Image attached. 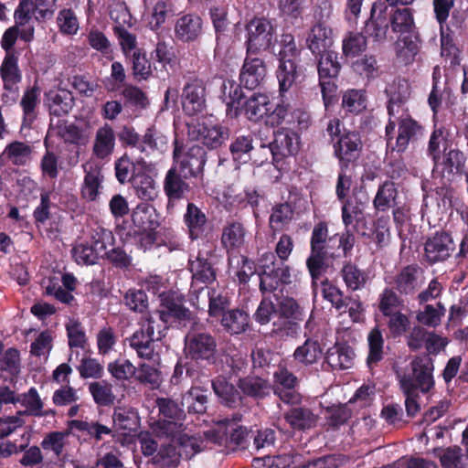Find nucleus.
<instances>
[{"mask_svg": "<svg viewBox=\"0 0 468 468\" xmlns=\"http://www.w3.org/2000/svg\"><path fill=\"white\" fill-rule=\"evenodd\" d=\"M223 330L230 335H237L250 328V315L239 308H231L218 320Z\"/></svg>", "mask_w": 468, "mask_h": 468, "instance_id": "obj_38", "label": "nucleus"}, {"mask_svg": "<svg viewBox=\"0 0 468 468\" xmlns=\"http://www.w3.org/2000/svg\"><path fill=\"white\" fill-rule=\"evenodd\" d=\"M185 179L184 173L177 169L176 165H172L165 174L163 188L167 197V207H173L176 202L186 197V194L190 191V185Z\"/></svg>", "mask_w": 468, "mask_h": 468, "instance_id": "obj_23", "label": "nucleus"}, {"mask_svg": "<svg viewBox=\"0 0 468 468\" xmlns=\"http://www.w3.org/2000/svg\"><path fill=\"white\" fill-rule=\"evenodd\" d=\"M399 191L395 183L386 180L378 187L377 193L373 199V207L377 212H387L390 208L397 206V198Z\"/></svg>", "mask_w": 468, "mask_h": 468, "instance_id": "obj_49", "label": "nucleus"}, {"mask_svg": "<svg viewBox=\"0 0 468 468\" xmlns=\"http://www.w3.org/2000/svg\"><path fill=\"white\" fill-rule=\"evenodd\" d=\"M174 159L177 169L184 173L185 179L203 178L204 166L207 162V152L203 146L195 144L182 154H177L176 150L174 151Z\"/></svg>", "mask_w": 468, "mask_h": 468, "instance_id": "obj_15", "label": "nucleus"}, {"mask_svg": "<svg viewBox=\"0 0 468 468\" xmlns=\"http://www.w3.org/2000/svg\"><path fill=\"white\" fill-rule=\"evenodd\" d=\"M116 136L122 147L135 149L145 156L162 150L165 144L164 137L153 126L148 127L141 135L133 125L125 124L117 132Z\"/></svg>", "mask_w": 468, "mask_h": 468, "instance_id": "obj_10", "label": "nucleus"}, {"mask_svg": "<svg viewBox=\"0 0 468 468\" xmlns=\"http://www.w3.org/2000/svg\"><path fill=\"white\" fill-rule=\"evenodd\" d=\"M188 270L192 274V283L200 282L207 285L217 279L216 269L209 261L207 252L198 251L194 259L191 256L188 260Z\"/></svg>", "mask_w": 468, "mask_h": 468, "instance_id": "obj_32", "label": "nucleus"}, {"mask_svg": "<svg viewBox=\"0 0 468 468\" xmlns=\"http://www.w3.org/2000/svg\"><path fill=\"white\" fill-rule=\"evenodd\" d=\"M260 278V291L261 293L274 292L282 285L292 283L291 267L280 261L277 267H271L263 272H258Z\"/></svg>", "mask_w": 468, "mask_h": 468, "instance_id": "obj_26", "label": "nucleus"}, {"mask_svg": "<svg viewBox=\"0 0 468 468\" xmlns=\"http://www.w3.org/2000/svg\"><path fill=\"white\" fill-rule=\"evenodd\" d=\"M168 438L171 439V437ZM180 459L176 444L169 440V442L161 444L152 461L154 464L162 468H175L178 466Z\"/></svg>", "mask_w": 468, "mask_h": 468, "instance_id": "obj_60", "label": "nucleus"}, {"mask_svg": "<svg viewBox=\"0 0 468 468\" xmlns=\"http://www.w3.org/2000/svg\"><path fill=\"white\" fill-rule=\"evenodd\" d=\"M271 100L264 93H253L244 101L242 113L253 122H258L267 116L270 112Z\"/></svg>", "mask_w": 468, "mask_h": 468, "instance_id": "obj_41", "label": "nucleus"}, {"mask_svg": "<svg viewBox=\"0 0 468 468\" xmlns=\"http://www.w3.org/2000/svg\"><path fill=\"white\" fill-rule=\"evenodd\" d=\"M367 97L364 90L348 89L342 95L341 107L345 115H358L367 109Z\"/></svg>", "mask_w": 468, "mask_h": 468, "instance_id": "obj_52", "label": "nucleus"}, {"mask_svg": "<svg viewBox=\"0 0 468 468\" xmlns=\"http://www.w3.org/2000/svg\"><path fill=\"white\" fill-rule=\"evenodd\" d=\"M160 320L176 328L186 327L197 323V315L185 305L186 296L176 291L164 292L159 295Z\"/></svg>", "mask_w": 468, "mask_h": 468, "instance_id": "obj_8", "label": "nucleus"}, {"mask_svg": "<svg viewBox=\"0 0 468 468\" xmlns=\"http://www.w3.org/2000/svg\"><path fill=\"white\" fill-rule=\"evenodd\" d=\"M207 288L208 298L207 314L210 318L217 321L231 309V298L225 291L218 290L215 287Z\"/></svg>", "mask_w": 468, "mask_h": 468, "instance_id": "obj_51", "label": "nucleus"}, {"mask_svg": "<svg viewBox=\"0 0 468 468\" xmlns=\"http://www.w3.org/2000/svg\"><path fill=\"white\" fill-rule=\"evenodd\" d=\"M321 89L323 104L325 112H329L338 102L336 83L342 66L337 52H329L315 58Z\"/></svg>", "mask_w": 468, "mask_h": 468, "instance_id": "obj_7", "label": "nucleus"}, {"mask_svg": "<svg viewBox=\"0 0 468 468\" xmlns=\"http://www.w3.org/2000/svg\"><path fill=\"white\" fill-rule=\"evenodd\" d=\"M306 42L308 48L315 58L329 52H335L331 49L334 44L333 31L321 21L313 26Z\"/></svg>", "mask_w": 468, "mask_h": 468, "instance_id": "obj_28", "label": "nucleus"}, {"mask_svg": "<svg viewBox=\"0 0 468 468\" xmlns=\"http://www.w3.org/2000/svg\"><path fill=\"white\" fill-rule=\"evenodd\" d=\"M203 30L202 18L196 14H186L179 17L175 25V37L184 43L197 40Z\"/></svg>", "mask_w": 468, "mask_h": 468, "instance_id": "obj_33", "label": "nucleus"}, {"mask_svg": "<svg viewBox=\"0 0 468 468\" xmlns=\"http://www.w3.org/2000/svg\"><path fill=\"white\" fill-rule=\"evenodd\" d=\"M267 372H254L238 380L237 386L242 393L250 398L262 399L269 395L271 383Z\"/></svg>", "mask_w": 468, "mask_h": 468, "instance_id": "obj_30", "label": "nucleus"}, {"mask_svg": "<svg viewBox=\"0 0 468 468\" xmlns=\"http://www.w3.org/2000/svg\"><path fill=\"white\" fill-rule=\"evenodd\" d=\"M160 215L149 203H140L133 210L132 220L139 230H154L160 226Z\"/></svg>", "mask_w": 468, "mask_h": 468, "instance_id": "obj_43", "label": "nucleus"}, {"mask_svg": "<svg viewBox=\"0 0 468 468\" xmlns=\"http://www.w3.org/2000/svg\"><path fill=\"white\" fill-rule=\"evenodd\" d=\"M115 133L110 124L105 123L99 128L92 146L93 155L101 160L112 155L115 147Z\"/></svg>", "mask_w": 468, "mask_h": 468, "instance_id": "obj_44", "label": "nucleus"}, {"mask_svg": "<svg viewBox=\"0 0 468 468\" xmlns=\"http://www.w3.org/2000/svg\"><path fill=\"white\" fill-rule=\"evenodd\" d=\"M426 154L434 166L441 165L448 174L462 175L464 172L466 156L463 151L452 147L450 133L444 126L434 127L429 138Z\"/></svg>", "mask_w": 468, "mask_h": 468, "instance_id": "obj_3", "label": "nucleus"}, {"mask_svg": "<svg viewBox=\"0 0 468 468\" xmlns=\"http://www.w3.org/2000/svg\"><path fill=\"white\" fill-rule=\"evenodd\" d=\"M156 406L159 410V415L165 419L161 423L162 431L163 425L168 421H173L182 426V423H179V421L183 420L186 417L183 405L170 398H157Z\"/></svg>", "mask_w": 468, "mask_h": 468, "instance_id": "obj_57", "label": "nucleus"}, {"mask_svg": "<svg viewBox=\"0 0 468 468\" xmlns=\"http://www.w3.org/2000/svg\"><path fill=\"white\" fill-rule=\"evenodd\" d=\"M147 167H141L131 185L135 190L136 195L143 200H154L156 196L155 182L154 178L146 172Z\"/></svg>", "mask_w": 468, "mask_h": 468, "instance_id": "obj_55", "label": "nucleus"}, {"mask_svg": "<svg viewBox=\"0 0 468 468\" xmlns=\"http://www.w3.org/2000/svg\"><path fill=\"white\" fill-rule=\"evenodd\" d=\"M40 90L37 86L27 88L21 98L20 106L23 111V123L30 125L37 119V108L40 102Z\"/></svg>", "mask_w": 468, "mask_h": 468, "instance_id": "obj_56", "label": "nucleus"}, {"mask_svg": "<svg viewBox=\"0 0 468 468\" xmlns=\"http://www.w3.org/2000/svg\"><path fill=\"white\" fill-rule=\"evenodd\" d=\"M299 144V134L289 127H282L274 132L273 141L261 143V147L269 148L274 166L283 170L286 169V159L297 154Z\"/></svg>", "mask_w": 468, "mask_h": 468, "instance_id": "obj_11", "label": "nucleus"}, {"mask_svg": "<svg viewBox=\"0 0 468 468\" xmlns=\"http://www.w3.org/2000/svg\"><path fill=\"white\" fill-rule=\"evenodd\" d=\"M294 214L292 206L288 202L278 203L271 208V212L269 218L270 228L273 231L282 230L286 225H288Z\"/></svg>", "mask_w": 468, "mask_h": 468, "instance_id": "obj_63", "label": "nucleus"}, {"mask_svg": "<svg viewBox=\"0 0 468 468\" xmlns=\"http://www.w3.org/2000/svg\"><path fill=\"white\" fill-rule=\"evenodd\" d=\"M115 241L113 233L102 227L93 230L90 240L77 243L72 248V257L78 265L90 266L96 264L101 252L106 250L107 245Z\"/></svg>", "mask_w": 468, "mask_h": 468, "instance_id": "obj_9", "label": "nucleus"}, {"mask_svg": "<svg viewBox=\"0 0 468 468\" xmlns=\"http://www.w3.org/2000/svg\"><path fill=\"white\" fill-rule=\"evenodd\" d=\"M425 136V127L411 116L400 118L398 122V134L391 152L401 154L405 153L410 144L414 145Z\"/></svg>", "mask_w": 468, "mask_h": 468, "instance_id": "obj_17", "label": "nucleus"}, {"mask_svg": "<svg viewBox=\"0 0 468 468\" xmlns=\"http://www.w3.org/2000/svg\"><path fill=\"white\" fill-rule=\"evenodd\" d=\"M163 432L167 437H171V441L176 444L181 458L189 460L201 452L198 440L194 436L184 433L181 431V425L173 421L165 422L163 425Z\"/></svg>", "mask_w": 468, "mask_h": 468, "instance_id": "obj_21", "label": "nucleus"}, {"mask_svg": "<svg viewBox=\"0 0 468 468\" xmlns=\"http://www.w3.org/2000/svg\"><path fill=\"white\" fill-rule=\"evenodd\" d=\"M242 84L233 80H224L221 85L223 101L227 106V116L238 118L242 113L245 94Z\"/></svg>", "mask_w": 468, "mask_h": 468, "instance_id": "obj_29", "label": "nucleus"}, {"mask_svg": "<svg viewBox=\"0 0 468 468\" xmlns=\"http://www.w3.org/2000/svg\"><path fill=\"white\" fill-rule=\"evenodd\" d=\"M141 167H147V163L143 158L133 161L127 154H124L114 162L117 181L122 185L131 183Z\"/></svg>", "mask_w": 468, "mask_h": 468, "instance_id": "obj_47", "label": "nucleus"}, {"mask_svg": "<svg viewBox=\"0 0 468 468\" xmlns=\"http://www.w3.org/2000/svg\"><path fill=\"white\" fill-rule=\"evenodd\" d=\"M302 70L298 65V59H279L276 71L281 95L288 91L301 76Z\"/></svg>", "mask_w": 468, "mask_h": 468, "instance_id": "obj_45", "label": "nucleus"}, {"mask_svg": "<svg viewBox=\"0 0 468 468\" xmlns=\"http://www.w3.org/2000/svg\"><path fill=\"white\" fill-rule=\"evenodd\" d=\"M340 274L346 288L353 292L363 289L367 282V275L365 271L359 269L351 261L343 264Z\"/></svg>", "mask_w": 468, "mask_h": 468, "instance_id": "obj_53", "label": "nucleus"}, {"mask_svg": "<svg viewBox=\"0 0 468 468\" xmlns=\"http://www.w3.org/2000/svg\"><path fill=\"white\" fill-rule=\"evenodd\" d=\"M283 418L293 431H298L310 430L317 422V416L313 410L301 405L300 402L291 404V407L284 411Z\"/></svg>", "mask_w": 468, "mask_h": 468, "instance_id": "obj_31", "label": "nucleus"}, {"mask_svg": "<svg viewBox=\"0 0 468 468\" xmlns=\"http://www.w3.org/2000/svg\"><path fill=\"white\" fill-rule=\"evenodd\" d=\"M387 11L388 6L383 4L374 3L372 5L370 16L364 26V34L367 37L378 43L386 40L389 27Z\"/></svg>", "mask_w": 468, "mask_h": 468, "instance_id": "obj_24", "label": "nucleus"}, {"mask_svg": "<svg viewBox=\"0 0 468 468\" xmlns=\"http://www.w3.org/2000/svg\"><path fill=\"white\" fill-rule=\"evenodd\" d=\"M246 229L241 222H228L223 228L221 243L228 253L239 250L245 243Z\"/></svg>", "mask_w": 468, "mask_h": 468, "instance_id": "obj_48", "label": "nucleus"}, {"mask_svg": "<svg viewBox=\"0 0 468 468\" xmlns=\"http://www.w3.org/2000/svg\"><path fill=\"white\" fill-rule=\"evenodd\" d=\"M462 443L465 448L466 457L463 449L458 445L446 448L437 447L433 449V454L439 459L441 468H467L468 467V425L462 434Z\"/></svg>", "mask_w": 468, "mask_h": 468, "instance_id": "obj_25", "label": "nucleus"}, {"mask_svg": "<svg viewBox=\"0 0 468 468\" xmlns=\"http://www.w3.org/2000/svg\"><path fill=\"white\" fill-rule=\"evenodd\" d=\"M270 112L267 113L265 122L271 127L279 126L280 124L286 122L290 123L294 118L298 120V126L300 129L307 127L308 116L301 112H291V107L289 104L284 102H279L273 104L271 101Z\"/></svg>", "mask_w": 468, "mask_h": 468, "instance_id": "obj_34", "label": "nucleus"}, {"mask_svg": "<svg viewBox=\"0 0 468 468\" xmlns=\"http://www.w3.org/2000/svg\"><path fill=\"white\" fill-rule=\"evenodd\" d=\"M356 353L347 343H336L330 347L324 356L323 367L325 370H345L354 365Z\"/></svg>", "mask_w": 468, "mask_h": 468, "instance_id": "obj_27", "label": "nucleus"}, {"mask_svg": "<svg viewBox=\"0 0 468 468\" xmlns=\"http://www.w3.org/2000/svg\"><path fill=\"white\" fill-rule=\"evenodd\" d=\"M132 63L133 78L139 81L148 80L152 77H160L154 62L148 58L146 52L142 48L134 50L129 57Z\"/></svg>", "mask_w": 468, "mask_h": 468, "instance_id": "obj_42", "label": "nucleus"}, {"mask_svg": "<svg viewBox=\"0 0 468 468\" xmlns=\"http://www.w3.org/2000/svg\"><path fill=\"white\" fill-rule=\"evenodd\" d=\"M266 75L265 61L247 53L239 75V81L242 86L247 90H253L264 82Z\"/></svg>", "mask_w": 468, "mask_h": 468, "instance_id": "obj_22", "label": "nucleus"}, {"mask_svg": "<svg viewBox=\"0 0 468 468\" xmlns=\"http://www.w3.org/2000/svg\"><path fill=\"white\" fill-rule=\"evenodd\" d=\"M211 387L218 398L219 402L229 408H237L242 402L239 389L223 377H217L211 380Z\"/></svg>", "mask_w": 468, "mask_h": 468, "instance_id": "obj_37", "label": "nucleus"}, {"mask_svg": "<svg viewBox=\"0 0 468 468\" xmlns=\"http://www.w3.org/2000/svg\"><path fill=\"white\" fill-rule=\"evenodd\" d=\"M343 125L342 121L334 117L329 120L326 133L333 147V155L338 161V165L356 167L363 151V142L358 131L349 130Z\"/></svg>", "mask_w": 468, "mask_h": 468, "instance_id": "obj_4", "label": "nucleus"}, {"mask_svg": "<svg viewBox=\"0 0 468 468\" xmlns=\"http://www.w3.org/2000/svg\"><path fill=\"white\" fill-rule=\"evenodd\" d=\"M122 16H123L122 20L120 21V17H114L113 13H111V17L114 19L118 25H115L112 28L115 37L119 40V44L121 46V49L125 56L126 58L131 57V54L136 50V37L133 34L130 33L127 29H125L122 23H126L130 19V14L126 7H122L121 10Z\"/></svg>", "mask_w": 468, "mask_h": 468, "instance_id": "obj_46", "label": "nucleus"}, {"mask_svg": "<svg viewBox=\"0 0 468 468\" xmlns=\"http://www.w3.org/2000/svg\"><path fill=\"white\" fill-rule=\"evenodd\" d=\"M207 390L192 387L184 396L182 405L186 404L189 413L203 414L207 409Z\"/></svg>", "mask_w": 468, "mask_h": 468, "instance_id": "obj_61", "label": "nucleus"}, {"mask_svg": "<svg viewBox=\"0 0 468 468\" xmlns=\"http://www.w3.org/2000/svg\"><path fill=\"white\" fill-rule=\"evenodd\" d=\"M185 352L186 357L195 363L186 368V375L193 379H198L199 365L212 366L217 362V338L209 332L192 328L185 336Z\"/></svg>", "mask_w": 468, "mask_h": 468, "instance_id": "obj_5", "label": "nucleus"}, {"mask_svg": "<svg viewBox=\"0 0 468 468\" xmlns=\"http://www.w3.org/2000/svg\"><path fill=\"white\" fill-rule=\"evenodd\" d=\"M116 233L123 243L132 242L144 251L157 248L154 230H136L131 227L127 229L124 225L116 227Z\"/></svg>", "mask_w": 468, "mask_h": 468, "instance_id": "obj_36", "label": "nucleus"}, {"mask_svg": "<svg viewBox=\"0 0 468 468\" xmlns=\"http://www.w3.org/2000/svg\"><path fill=\"white\" fill-rule=\"evenodd\" d=\"M338 234L329 235L328 223L319 221L312 230L310 237V254L305 261L307 271L310 274L312 284L315 285L324 277L328 270L327 260H335L338 257L335 250V238Z\"/></svg>", "mask_w": 468, "mask_h": 468, "instance_id": "obj_2", "label": "nucleus"}, {"mask_svg": "<svg viewBox=\"0 0 468 468\" xmlns=\"http://www.w3.org/2000/svg\"><path fill=\"white\" fill-rule=\"evenodd\" d=\"M183 223L190 240L205 239L210 230L207 213L194 202H187L183 215Z\"/></svg>", "mask_w": 468, "mask_h": 468, "instance_id": "obj_19", "label": "nucleus"}, {"mask_svg": "<svg viewBox=\"0 0 468 468\" xmlns=\"http://www.w3.org/2000/svg\"><path fill=\"white\" fill-rule=\"evenodd\" d=\"M410 371L396 372L399 388L410 393L420 390L422 394L431 392L435 387L433 372L434 359L429 355H417L409 364Z\"/></svg>", "mask_w": 468, "mask_h": 468, "instance_id": "obj_6", "label": "nucleus"}, {"mask_svg": "<svg viewBox=\"0 0 468 468\" xmlns=\"http://www.w3.org/2000/svg\"><path fill=\"white\" fill-rule=\"evenodd\" d=\"M455 0H433V10L435 18L440 25L441 45H448L452 38L450 37V28L447 25V19L450 11L454 5Z\"/></svg>", "mask_w": 468, "mask_h": 468, "instance_id": "obj_58", "label": "nucleus"}, {"mask_svg": "<svg viewBox=\"0 0 468 468\" xmlns=\"http://www.w3.org/2000/svg\"><path fill=\"white\" fill-rule=\"evenodd\" d=\"M385 92L388 97L387 103L388 114L390 117H394L409 98L410 92L408 87L400 83L398 85L393 84L386 89Z\"/></svg>", "mask_w": 468, "mask_h": 468, "instance_id": "obj_64", "label": "nucleus"}, {"mask_svg": "<svg viewBox=\"0 0 468 468\" xmlns=\"http://www.w3.org/2000/svg\"><path fill=\"white\" fill-rule=\"evenodd\" d=\"M46 101L50 115L57 117L68 115L74 105L71 91L65 89L49 90L46 93Z\"/></svg>", "mask_w": 468, "mask_h": 468, "instance_id": "obj_39", "label": "nucleus"}, {"mask_svg": "<svg viewBox=\"0 0 468 468\" xmlns=\"http://www.w3.org/2000/svg\"><path fill=\"white\" fill-rule=\"evenodd\" d=\"M32 147L20 141L8 144L3 152V155L16 166L26 165L30 161Z\"/></svg>", "mask_w": 468, "mask_h": 468, "instance_id": "obj_59", "label": "nucleus"}, {"mask_svg": "<svg viewBox=\"0 0 468 468\" xmlns=\"http://www.w3.org/2000/svg\"><path fill=\"white\" fill-rule=\"evenodd\" d=\"M19 54H5L0 66V77L5 90L16 93L17 84L22 81V71L18 65Z\"/></svg>", "mask_w": 468, "mask_h": 468, "instance_id": "obj_35", "label": "nucleus"}, {"mask_svg": "<svg viewBox=\"0 0 468 468\" xmlns=\"http://www.w3.org/2000/svg\"><path fill=\"white\" fill-rule=\"evenodd\" d=\"M253 135L235 134L230 138L229 150L233 162L237 164H247L251 160V154L254 150Z\"/></svg>", "mask_w": 468, "mask_h": 468, "instance_id": "obj_40", "label": "nucleus"}, {"mask_svg": "<svg viewBox=\"0 0 468 468\" xmlns=\"http://www.w3.org/2000/svg\"><path fill=\"white\" fill-rule=\"evenodd\" d=\"M180 99L186 115L203 114L207 109V86L204 80L198 77L188 78L182 88Z\"/></svg>", "mask_w": 468, "mask_h": 468, "instance_id": "obj_13", "label": "nucleus"}, {"mask_svg": "<svg viewBox=\"0 0 468 468\" xmlns=\"http://www.w3.org/2000/svg\"><path fill=\"white\" fill-rule=\"evenodd\" d=\"M351 201L346 200L343 202L341 209L345 230L339 233L338 248H341L345 258H350L352 256L353 249L356 244V236L353 231L348 229V227L353 223V215H351V212L349 211Z\"/></svg>", "mask_w": 468, "mask_h": 468, "instance_id": "obj_50", "label": "nucleus"}, {"mask_svg": "<svg viewBox=\"0 0 468 468\" xmlns=\"http://www.w3.org/2000/svg\"><path fill=\"white\" fill-rule=\"evenodd\" d=\"M248 39L246 40L249 55H256L267 50L272 45L275 29L271 22L264 17H255L247 25Z\"/></svg>", "mask_w": 468, "mask_h": 468, "instance_id": "obj_14", "label": "nucleus"}, {"mask_svg": "<svg viewBox=\"0 0 468 468\" xmlns=\"http://www.w3.org/2000/svg\"><path fill=\"white\" fill-rule=\"evenodd\" d=\"M384 338L381 330L376 326L367 335L368 354L367 366L373 369L384 358Z\"/></svg>", "mask_w": 468, "mask_h": 468, "instance_id": "obj_54", "label": "nucleus"}, {"mask_svg": "<svg viewBox=\"0 0 468 468\" xmlns=\"http://www.w3.org/2000/svg\"><path fill=\"white\" fill-rule=\"evenodd\" d=\"M298 385V378L285 366H279L273 373V392L286 404L301 402V394L295 390Z\"/></svg>", "mask_w": 468, "mask_h": 468, "instance_id": "obj_18", "label": "nucleus"}, {"mask_svg": "<svg viewBox=\"0 0 468 468\" xmlns=\"http://www.w3.org/2000/svg\"><path fill=\"white\" fill-rule=\"evenodd\" d=\"M424 269L418 263L401 267L393 277L394 289L404 296H414L425 282Z\"/></svg>", "mask_w": 468, "mask_h": 468, "instance_id": "obj_16", "label": "nucleus"}, {"mask_svg": "<svg viewBox=\"0 0 468 468\" xmlns=\"http://www.w3.org/2000/svg\"><path fill=\"white\" fill-rule=\"evenodd\" d=\"M103 181V176L98 168H90L86 171L80 194L87 201H95L100 194V188Z\"/></svg>", "mask_w": 468, "mask_h": 468, "instance_id": "obj_62", "label": "nucleus"}, {"mask_svg": "<svg viewBox=\"0 0 468 468\" xmlns=\"http://www.w3.org/2000/svg\"><path fill=\"white\" fill-rule=\"evenodd\" d=\"M452 236L447 232H436L424 244V258L430 264L444 261L454 250Z\"/></svg>", "mask_w": 468, "mask_h": 468, "instance_id": "obj_20", "label": "nucleus"}, {"mask_svg": "<svg viewBox=\"0 0 468 468\" xmlns=\"http://www.w3.org/2000/svg\"><path fill=\"white\" fill-rule=\"evenodd\" d=\"M187 134L193 141H198L208 149H217L230 137V129L219 123L196 121L187 125Z\"/></svg>", "mask_w": 468, "mask_h": 468, "instance_id": "obj_12", "label": "nucleus"}, {"mask_svg": "<svg viewBox=\"0 0 468 468\" xmlns=\"http://www.w3.org/2000/svg\"><path fill=\"white\" fill-rule=\"evenodd\" d=\"M388 19L391 31L398 35L395 43L398 59L405 65L412 63L420 51V45L412 10L408 7H396L388 14Z\"/></svg>", "mask_w": 468, "mask_h": 468, "instance_id": "obj_1", "label": "nucleus"}]
</instances>
